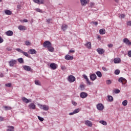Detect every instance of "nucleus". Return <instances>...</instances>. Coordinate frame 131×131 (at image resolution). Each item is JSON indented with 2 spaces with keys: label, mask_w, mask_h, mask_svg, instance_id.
Masks as SVG:
<instances>
[{
  "label": "nucleus",
  "mask_w": 131,
  "mask_h": 131,
  "mask_svg": "<svg viewBox=\"0 0 131 131\" xmlns=\"http://www.w3.org/2000/svg\"><path fill=\"white\" fill-rule=\"evenodd\" d=\"M43 47L48 49V51L49 52H51L52 53L55 51V49L54 47H52V43L51 42H50V41H45L43 44Z\"/></svg>",
  "instance_id": "1"
},
{
  "label": "nucleus",
  "mask_w": 131,
  "mask_h": 131,
  "mask_svg": "<svg viewBox=\"0 0 131 131\" xmlns=\"http://www.w3.org/2000/svg\"><path fill=\"white\" fill-rule=\"evenodd\" d=\"M16 51H17V52H18L19 53H21V54H23L24 56H25L26 57H28V58H30V55L28 54V53L24 52L20 48L16 49Z\"/></svg>",
  "instance_id": "2"
},
{
  "label": "nucleus",
  "mask_w": 131,
  "mask_h": 131,
  "mask_svg": "<svg viewBox=\"0 0 131 131\" xmlns=\"http://www.w3.org/2000/svg\"><path fill=\"white\" fill-rule=\"evenodd\" d=\"M40 109H42L44 111H48L49 110V106L46 105L38 104Z\"/></svg>",
  "instance_id": "3"
},
{
  "label": "nucleus",
  "mask_w": 131,
  "mask_h": 131,
  "mask_svg": "<svg viewBox=\"0 0 131 131\" xmlns=\"http://www.w3.org/2000/svg\"><path fill=\"white\" fill-rule=\"evenodd\" d=\"M127 81L126 80V79H125V78H124L123 77H120L118 79V82H120L122 84H125V83H126Z\"/></svg>",
  "instance_id": "4"
},
{
  "label": "nucleus",
  "mask_w": 131,
  "mask_h": 131,
  "mask_svg": "<svg viewBox=\"0 0 131 131\" xmlns=\"http://www.w3.org/2000/svg\"><path fill=\"white\" fill-rule=\"evenodd\" d=\"M68 80L70 82H74V81L75 80V77L73 75L69 76L68 78Z\"/></svg>",
  "instance_id": "5"
},
{
  "label": "nucleus",
  "mask_w": 131,
  "mask_h": 131,
  "mask_svg": "<svg viewBox=\"0 0 131 131\" xmlns=\"http://www.w3.org/2000/svg\"><path fill=\"white\" fill-rule=\"evenodd\" d=\"M96 107L99 111H102L104 109V105L102 103H98L97 104Z\"/></svg>",
  "instance_id": "6"
},
{
  "label": "nucleus",
  "mask_w": 131,
  "mask_h": 131,
  "mask_svg": "<svg viewBox=\"0 0 131 131\" xmlns=\"http://www.w3.org/2000/svg\"><path fill=\"white\" fill-rule=\"evenodd\" d=\"M9 64L10 66H14L17 64V60L12 59L9 61Z\"/></svg>",
  "instance_id": "7"
},
{
  "label": "nucleus",
  "mask_w": 131,
  "mask_h": 131,
  "mask_svg": "<svg viewBox=\"0 0 131 131\" xmlns=\"http://www.w3.org/2000/svg\"><path fill=\"white\" fill-rule=\"evenodd\" d=\"M96 51L99 55H103L105 53V50L102 48H98Z\"/></svg>",
  "instance_id": "8"
},
{
  "label": "nucleus",
  "mask_w": 131,
  "mask_h": 131,
  "mask_svg": "<svg viewBox=\"0 0 131 131\" xmlns=\"http://www.w3.org/2000/svg\"><path fill=\"white\" fill-rule=\"evenodd\" d=\"M34 3H35V4H38V5H43L45 3L44 0H33Z\"/></svg>",
  "instance_id": "9"
},
{
  "label": "nucleus",
  "mask_w": 131,
  "mask_h": 131,
  "mask_svg": "<svg viewBox=\"0 0 131 131\" xmlns=\"http://www.w3.org/2000/svg\"><path fill=\"white\" fill-rule=\"evenodd\" d=\"M123 42H124L125 45H127V46H131V42L127 38H124Z\"/></svg>",
  "instance_id": "10"
},
{
  "label": "nucleus",
  "mask_w": 131,
  "mask_h": 131,
  "mask_svg": "<svg viewBox=\"0 0 131 131\" xmlns=\"http://www.w3.org/2000/svg\"><path fill=\"white\" fill-rule=\"evenodd\" d=\"M80 97L82 99H84L88 97V93L85 92H81L80 94Z\"/></svg>",
  "instance_id": "11"
},
{
  "label": "nucleus",
  "mask_w": 131,
  "mask_h": 131,
  "mask_svg": "<svg viewBox=\"0 0 131 131\" xmlns=\"http://www.w3.org/2000/svg\"><path fill=\"white\" fill-rule=\"evenodd\" d=\"M90 79L92 80V81H94V80H96L97 79V75H95V74H92L90 75Z\"/></svg>",
  "instance_id": "12"
},
{
  "label": "nucleus",
  "mask_w": 131,
  "mask_h": 131,
  "mask_svg": "<svg viewBox=\"0 0 131 131\" xmlns=\"http://www.w3.org/2000/svg\"><path fill=\"white\" fill-rule=\"evenodd\" d=\"M24 69L26 70V71H30L31 72L33 71V70L31 69L29 66H24Z\"/></svg>",
  "instance_id": "13"
},
{
  "label": "nucleus",
  "mask_w": 131,
  "mask_h": 131,
  "mask_svg": "<svg viewBox=\"0 0 131 131\" xmlns=\"http://www.w3.org/2000/svg\"><path fill=\"white\" fill-rule=\"evenodd\" d=\"M85 125H87V126H90V127H92L93 126V123L92 122L89 120H86L85 121Z\"/></svg>",
  "instance_id": "14"
},
{
  "label": "nucleus",
  "mask_w": 131,
  "mask_h": 131,
  "mask_svg": "<svg viewBox=\"0 0 131 131\" xmlns=\"http://www.w3.org/2000/svg\"><path fill=\"white\" fill-rule=\"evenodd\" d=\"M66 60H67L68 61H70L71 60H73V56H71L68 54L66 55L65 56Z\"/></svg>",
  "instance_id": "15"
},
{
  "label": "nucleus",
  "mask_w": 131,
  "mask_h": 131,
  "mask_svg": "<svg viewBox=\"0 0 131 131\" xmlns=\"http://www.w3.org/2000/svg\"><path fill=\"white\" fill-rule=\"evenodd\" d=\"M28 107L29 109H32L33 110H34L36 108V105L33 103H31L28 105Z\"/></svg>",
  "instance_id": "16"
},
{
  "label": "nucleus",
  "mask_w": 131,
  "mask_h": 131,
  "mask_svg": "<svg viewBox=\"0 0 131 131\" xmlns=\"http://www.w3.org/2000/svg\"><path fill=\"white\" fill-rule=\"evenodd\" d=\"M18 28L19 30H20L21 31L26 30V27H25V26L19 25Z\"/></svg>",
  "instance_id": "17"
},
{
  "label": "nucleus",
  "mask_w": 131,
  "mask_h": 131,
  "mask_svg": "<svg viewBox=\"0 0 131 131\" xmlns=\"http://www.w3.org/2000/svg\"><path fill=\"white\" fill-rule=\"evenodd\" d=\"M121 60L119 58H116L114 59V62L115 64H118L120 63Z\"/></svg>",
  "instance_id": "18"
},
{
  "label": "nucleus",
  "mask_w": 131,
  "mask_h": 131,
  "mask_svg": "<svg viewBox=\"0 0 131 131\" xmlns=\"http://www.w3.org/2000/svg\"><path fill=\"white\" fill-rule=\"evenodd\" d=\"M28 53L31 55H34V54H36L37 52L34 49H30Z\"/></svg>",
  "instance_id": "19"
},
{
  "label": "nucleus",
  "mask_w": 131,
  "mask_h": 131,
  "mask_svg": "<svg viewBox=\"0 0 131 131\" xmlns=\"http://www.w3.org/2000/svg\"><path fill=\"white\" fill-rule=\"evenodd\" d=\"M89 0H80L81 5L82 6H85L88 4Z\"/></svg>",
  "instance_id": "20"
},
{
  "label": "nucleus",
  "mask_w": 131,
  "mask_h": 131,
  "mask_svg": "<svg viewBox=\"0 0 131 131\" xmlns=\"http://www.w3.org/2000/svg\"><path fill=\"white\" fill-rule=\"evenodd\" d=\"M13 34V31L11 30L7 31L6 32V35H7V36H12Z\"/></svg>",
  "instance_id": "21"
},
{
  "label": "nucleus",
  "mask_w": 131,
  "mask_h": 131,
  "mask_svg": "<svg viewBox=\"0 0 131 131\" xmlns=\"http://www.w3.org/2000/svg\"><path fill=\"white\" fill-rule=\"evenodd\" d=\"M7 131H14L15 127L13 126H7Z\"/></svg>",
  "instance_id": "22"
},
{
  "label": "nucleus",
  "mask_w": 131,
  "mask_h": 131,
  "mask_svg": "<svg viewBox=\"0 0 131 131\" xmlns=\"http://www.w3.org/2000/svg\"><path fill=\"white\" fill-rule=\"evenodd\" d=\"M68 28V26H67V25L66 24H63L61 26V29L62 30H63V31H65V30H66V29H67Z\"/></svg>",
  "instance_id": "23"
},
{
  "label": "nucleus",
  "mask_w": 131,
  "mask_h": 131,
  "mask_svg": "<svg viewBox=\"0 0 131 131\" xmlns=\"http://www.w3.org/2000/svg\"><path fill=\"white\" fill-rule=\"evenodd\" d=\"M99 33H100V34H101L102 35H103V34H105V33H106V30L104 29H101L99 30Z\"/></svg>",
  "instance_id": "24"
},
{
  "label": "nucleus",
  "mask_w": 131,
  "mask_h": 131,
  "mask_svg": "<svg viewBox=\"0 0 131 131\" xmlns=\"http://www.w3.org/2000/svg\"><path fill=\"white\" fill-rule=\"evenodd\" d=\"M85 46L88 49H91V48H92V43H91V42H87Z\"/></svg>",
  "instance_id": "25"
},
{
  "label": "nucleus",
  "mask_w": 131,
  "mask_h": 131,
  "mask_svg": "<svg viewBox=\"0 0 131 131\" xmlns=\"http://www.w3.org/2000/svg\"><path fill=\"white\" fill-rule=\"evenodd\" d=\"M22 101L26 103V104H28L29 103L28 99L26 98V97H23Z\"/></svg>",
  "instance_id": "26"
},
{
  "label": "nucleus",
  "mask_w": 131,
  "mask_h": 131,
  "mask_svg": "<svg viewBox=\"0 0 131 131\" xmlns=\"http://www.w3.org/2000/svg\"><path fill=\"white\" fill-rule=\"evenodd\" d=\"M5 13L6 15H12V11L9 10H6Z\"/></svg>",
  "instance_id": "27"
},
{
  "label": "nucleus",
  "mask_w": 131,
  "mask_h": 131,
  "mask_svg": "<svg viewBox=\"0 0 131 131\" xmlns=\"http://www.w3.org/2000/svg\"><path fill=\"white\" fill-rule=\"evenodd\" d=\"M17 61L20 64H23V63H24V60H23V58H18Z\"/></svg>",
  "instance_id": "28"
},
{
  "label": "nucleus",
  "mask_w": 131,
  "mask_h": 131,
  "mask_svg": "<svg viewBox=\"0 0 131 131\" xmlns=\"http://www.w3.org/2000/svg\"><path fill=\"white\" fill-rule=\"evenodd\" d=\"M95 73L97 75L98 77H102V73H101V72L97 71Z\"/></svg>",
  "instance_id": "29"
},
{
  "label": "nucleus",
  "mask_w": 131,
  "mask_h": 131,
  "mask_svg": "<svg viewBox=\"0 0 131 131\" xmlns=\"http://www.w3.org/2000/svg\"><path fill=\"white\" fill-rule=\"evenodd\" d=\"M107 98L109 102H113V97L110 95H108Z\"/></svg>",
  "instance_id": "30"
},
{
  "label": "nucleus",
  "mask_w": 131,
  "mask_h": 131,
  "mask_svg": "<svg viewBox=\"0 0 131 131\" xmlns=\"http://www.w3.org/2000/svg\"><path fill=\"white\" fill-rule=\"evenodd\" d=\"M35 84H36V85H41V83H40V81L38 80H35Z\"/></svg>",
  "instance_id": "31"
},
{
  "label": "nucleus",
  "mask_w": 131,
  "mask_h": 131,
  "mask_svg": "<svg viewBox=\"0 0 131 131\" xmlns=\"http://www.w3.org/2000/svg\"><path fill=\"white\" fill-rule=\"evenodd\" d=\"M100 123L103 124V125H107V122L103 120H101L99 121Z\"/></svg>",
  "instance_id": "32"
},
{
  "label": "nucleus",
  "mask_w": 131,
  "mask_h": 131,
  "mask_svg": "<svg viewBox=\"0 0 131 131\" xmlns=\"http://www.w3.org/2000/svg\"><path fill=\"white\" fill-rule=\"evenodd\" d=\"M47 22L48 24H52V23H53V19L51 18L47 19Z\"/></svg>",
  "instance_id": "33"
},
{
  "label": "nucleus",
  "mask_w": 131,
  "mask_h": 131,
  "mask_svg": "<svg viewBox=\"0 0 131 131\" xmlns=\"http://www.w3.org/2000/svg\"><path fill=\"white\" fill-rule=\"evenodd\" d=\"M4 107L6 111H8V110H11V109H12V107H11V106H4Z\"/></svg>",
  "instance_id": "34"
},
{
  "label": "nucleus",
  "mask_w": 131,
  "mask_h": 131,
  "mask_svg": "<svg viewBox=\"0 0 131 131\" xmlns=\"http://www.w3.org/2000/svg\"><path fill=\"white\" fill-rule=\"evenodd\" d=\"M123 106H126L127 105V100H125L122 102Z\"/></svg>",
  "instance_id": "35"
},
{
  "label": "nucleus",
  "mask_w": 131,
  "mask_h": 131,
  "mask_svg": "<svg viewBox=\"0 0 131 131\" xmlns=\"http://www.w3.org/2000/svg\"><path fill=\"white\" fill-rule=\"evenodd\" d=\"M120 73V71L119 70H116L115 71V74H116V75H118V74H119Z\"/></svg>",
  "instance_id": "36"
},
{
  "label": "nucleus",
  "mask_w": 131,
  "mask_h": 131,
  "mask_svg": "<svg viewBox=\"0 0 131 131\" xmlns=\"http://www.w3.org/2000/svg\"><path fill=\"white\" fill-rule=\"evenodd\" d=\"M84 86H85V85L83 84L80 85V89L81 91H84Z\"/></svg>",
  "instance_id": "37"
},
{
  "label": "nucleus",
  "mask_w": 131,
  "mask_h": 131,
  "mask_svg": "<svg viewBox=\"0 0 131 131\" xmlns=\"http://www.w3.org/2000/svg\"><path fill=\"white\" fill-rule=\"evenodd\" d=\"M49 68L52 70H55L57 69V66H50Z\"/></svg>",
  "instance_id": "38"
},
{
  "label": "nucleus",
  "mask_w": 131,
  "mask_h": 131,
  "mask_svg": "<svg viewBox=\"0 0 131 131\" xmlns=\"http://www.w3.org/2000/svg\"><path fill=\"white\" fill-rule=\"evenodd\" d=\"M106 84H111L112 83V81H111V80H107L106 81Z\"/></svg>",
  "instance_id": "39"
},
{
  "label": "nucleus",
  "mask_w": 131,
  "mask_h": 131,
  "mask_svg": "<svg viewBox=\"0 0 131 131\" xmlns=\"http://www.w3.org/2000/svg\"><path fill=\"white\" fill-rule=\"evenodd\" d=\"M5 86H7V88H11V86H12V83H8L7 84H6Z\"/></svg>",
  "instance_id": "40"
},
{
  "label": "nucleus",
  "mask_w": 131,
  "mask_h": 131,
  "mask_svg": "<svg viewBox=\"0 0 131 131\" xmlns=\"http://www.w3.org/2000/svg\"><path fill=\"white\" fill-rule=\"evenodd\" d=\"M114 93L115 94H119V93H120V90H119V89H116L114 91Z\"/></svg>",
  "instance_id": "41"
},
{
  "label": "nucleus",
  "mask_w": 131,
  "mask_h": 131,
  "mask_svg": "<svg viewBox=\"0 0 131 131\" xmlns=\"http://www.w3.org/2000/svg\"><path fill=\"white\" fill-rule=\"evenodd\" d=\"M78 112H79V108H76L74 110V113H75V114H76V113H78Z\"/></svg>",
  "instance_id": "42"
},
{
  "label": "nucleus",
  "mask_w": 131,
  "mask_h": 131,
  "mask_svg": "<svg viewBox=\"0 0 131 131\" xmlns=\"http://www.w3.org/2000/svg\"><path fill=\"white\" fill-rule=\"evenodd\" d=\"M36 12H38L39 13H42V11L39 8H37L35 9Z\"/></svg>",
  "instance_id": "43"
},
{
  "label": "nucleus",
  "mask_w": 131,
  "mask_h": 131,
  "mask_svg": "<svg viewBox=\"0 0 131 131\" xmlns=\"http://www.w3.org/2000/svg\"><path fill=\"white\" fill-rule=\"evenodd\" d=\"M38 119H39V120H40V121H43L44 120L43 118H42L39 116H38Z\"/></svg>",
  "instance_id": "44"
},
{
  "label": "nucleus",
  "mask_w": 131,
  "mask_h": 131,
  "mask_svg": "<svg viewBox=\"0 0 131 131\" xmlns=\"http://www.w3.org/2000/svg\"><path fill=\"white\" fill-rule=\"evenodd\" d=\"M25 45L26 46H30V45H31V43H30L29 41H26Z\"/></svg>",
  "instance_id": "45"
},
{
  "label": "nucleus",
  "mask_w": 131,
  "mask_h": 131,
  "mask_svg": "<svg viewBox=\"0 0 131 131\" xmlns=\"http://www.w3.org/2000/svg\"><path fill=\"white\" fill-rule=\"evenodd\" d=\"M102 70H103V71H108L109 70V69H108L106 67H103Z\"/></svg>",
  "instance_id": "46"
},
{
  "label": "nucleus",
  "mask_w": 131,
  "mask_h": 131,
  "mask_svg": "<svg viewBox=\"0 0 131 131\" xmlns=\"http://www.w3.org/2000/svg\"><path fill=\"white\" fill-rule=\"evenodd\" d=\"M86 81H87V83H88L89 85H91V84H92V83L91 82V81H90V80L89 79V78H88L87 79H86Z\"/></svg>",
  "instance_id": "47"
},
{
  "label": "nucleus",
  "mask_w": 131,
  "mask_h": 131,
  "mask_svg": "<svg viewBox=\"0 0 131 131\" xmlns=\"http://www.w3.org/2000/svg\"><path fill=\"white\" fill-rule=\"evenodd\" d=\"M91 24H95L96 26L98 25V22L97 21H92Z\"/></svg>",
  "instance_id": "48"
},
{
  "label": "nucleus",
  "mask_w": 131,
  "mask_h": 131,
  "mask_svg": "<svg viewBox=\"0 0 131 131\" xmlns=\"http://www.w3.org/2000/svg\"><path fill=\"white\" fill-rule=\"evenodd\" d=\"M5 121V118L0 116V122Z\"/></svg>",
  "instance_id": "49"
},
{
  "label": "nucleus",
  "mask_w": 131,
  "mask_h": 131,
  "mask_svg": "<svg viewBox=\"0 0 131 131\" xmlns=\"http://www.w3.org/2000/svg\"><path fill=\"white\" fill-rule=\"evenodd\" d=\"M124 17H125V15L123 14H121L120 16V18H121V19L124 18Z\"/></svg>",
  "instance_id": "50"
},
{
  "label": "nucleus",
  "mask_w": 131,
  "mask_h": 131,
  "mask_svg": "<svg viewBox=\"0 0 131 131\" xmlns=\"http://www.w3.org/2000/svg\"><path fill=\"white\" fill-rule=\"evenodd\" d=\"M127 26H131V21H127Z\"/></svg>",
  "instance_id": "51"
},
{
  "label": "nucleus",
  "mask_w": 131,
  "mask_h": 131,
  "mask_svg": "<svg viewBox=\"0 0 131 131\" xmlns=\"http://www.w3.org/2000/svg\"><path fill=\"white\" fill-rule=\"evenodd\" d=\"M3 42H4V39L0 36V43H3Z\"/></svg>",
  "instance_id": "52"
},
{
  "label": "nucleus",
  "mask_w": 131,
  "mask_h": 131,
  "mask_svg": "<svg viewBox=\"0 0 131 131\" xmlns=\"http://www.w3.org/2000/svg\"><path fill=\"white\" fill-rule=\"evenodd\" d=\"M72 104H73V105H74V106H76L77 105V103H76L75 101H73L72 102Z\"/></svg>",
  "instance_id": "53"
},
{
  "label": "nucleus",
  "mask_w": 131,
  "mask_h": 131,
  "mask_svg": "<svg viewBox=\"0 0 131 131\" xmlns=\"http://www.w3.org/2000/svg\"><path fill=\"white\" fill-rule=\"evenodd\" d=\"M128 56L131 58V50L128 52Z\"/></svg>",
  "instance_id": "54"
},
{
  "label": "nucleus",
  "mask_w": 131,
  "mask_h": 131,
  "mask_svg": "<svg viewBox=\"0 0 131 131\" xmlns=\"http://www.w3.org/2000/svg\"><path fill=\"white\" fill-rule=\"evenodd\" d=\"M49 66H57V64H56L55 63H52L49 65Z\"/></svg>",
  "instance_id": "55"
},
{
  "label": "nucleus",
  "mask_w": 131,
  "mask_h": 131,
  "mask_svg": "<svg viewBox=\"0 0 131 131\" xmlns=\"http://www.w3.org/2000/svg\"><path fill=\"white\" fill-rule=\"evenodd\" d=\"M107 47H108V48H112V47H113V44H112V43L108 44V45H107Z\"/></svg>",
  "instance_id": "56"
},
{
  "label": "nucleus",
  "mask_w": 131,
  "mask_h": 131,
  "mask_svg": "<svg viewBox=\"0 0 131 131\" xmlns=\"http://www.w3.org/2000/svg\"><path fill=\"white\" fill-rule=\"evenodd\" d=\"M61 68L62 70H66V68L65 67V66H62L61 67Z\"/></svg>",
  "instance_id": "57"
},
{
  "label": "nucleus",
  "mask_w": 131,
  "mask_h": 131,
  "mask_svg": "<svg viewBox=\"0 0 131 131\" xmlns=\"http://www.w3.org/2000/svg\"><path fill=\"white\" fill-rule=\"evenodd\" d=\"M69 53H75V51L71 49L69 51Z\"/></svg>",
  "instance_id": "58"
},
{
  "label": "nucleus",
  "mask_w": 131,
  "mask_h": 131,
  "mask_svg": "<svg viewBox=\"0 0 131 131\" xmlns=\"http://www.w3.org/2000/svg\"><path fill=\"white\" fill-rule=\"evenodd\" d=\"M74 114H75L74 112L69 113V115H74Z\"/></svg>",
  "instance_id": "59"
},
{
  "label": "nucleus",
  "mask_w": 131,
  "mask_h": 131,
  "mask_svg": "<svg viewBox=\"0 0 131 131\" xmlns=\"http://www.w3.org/2000/svg\"><path fill=\"white\" fill-rule=\"evenodd\" d=\"M83 77H84V78L85 79H88V76H86V75H83Z\"/></svg>",
  "instance_id": "60"
},
{
  "label": "nucleus",
  "mask_w": 131,
  "mask_h": 131,
  "mask_svg": "<svg viewBox=\"0 0 131 131\" xmlns=\"http://www.w3.org/2000/svg\"><path fill=\"white\" fill-rule=\"evenodd\" d=\"M23 21V22H25L26 23H27V22H28V20L26 19H24Z\"/></svg>",
  "instance_id": "61"
},
{
  "label": "nucleus",
  "mask_w": 131,
  "mask_h": 131,
  "mask_svg": "<svg viewBox=\"0 0 131 131\" xmlns=\"http://www.w3.org/2000/svg\"><path fill=\"white\" fill-rule=\"evenodd\" d=\"M4 74H3V73H1V74H0V77H4Z\"/></svg>",
  "instance_id": "62"
},
{
  "label": "nucleus",
  "mask_w": 131,
  "mask_h": 131,
  "mask_svg": "<svg viewBox=\"0 0 131 131\" xmlns=\"http://www.w3.org/2000/svg\"><path fill=\"white\" fill-rule=\"evenodd\" d=\"M17 9H21V6L18 5V6H17Z\"/></svg>",
  "instance_id": "63"
},
{
  "label": "nucleus",
  "mask_w": 131,
  "mask_h": 131,
  "mask_svg": "<svg viewBox=\"0 0 131 131\" xmlns=\"http://www.w3.org/2000/svg\"><path fill=\"white\" fill-rule=\"evenodd\" d=\"M28 101H29V103L31 102V99H28Z\"/></svg>",
  "instance_id": "64"
}]
</instances>
